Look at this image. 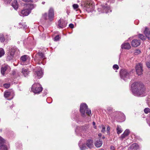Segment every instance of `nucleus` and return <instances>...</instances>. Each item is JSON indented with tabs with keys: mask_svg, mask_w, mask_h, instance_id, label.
<instances>
[{
	"mask_svg": "<svg viewBox=\"0 0 150 150\" xmlns=\"http://www.w3.org/2000/svg\"><path fill=\"white\" fill-rule=\"evenodd\" d=\"M5 54V52L3 49L0 48V57L3 56Z\"/></svg>",
	"mask_w": 150,
	"mask_h": 150,
	"instance_id": "cd10ccee",
	"label": "nucleus"
},
{
	"mask_svg": "<svg viewBox=\"0 0 150 150\" xmlns=\"http://www.w3.org/2000/svg\"><path fill=\"white\" fill-rule=\"evenodd\" d=\"M108 1H109V0H108Z\"/></svg>",
	"mask_w": 150,
	"mask_h": 150,
	"instance_id": "680f3d73",
	"label": "nucleus"
},
{
	"mask_svg": "<svg viewBox=\"0 0 150 150\" xmlns=\"http://www.w3.org/2000/svg\"><path fill=\"white\" fill-rule=\"evenodd\" d=\"M42 88L39 84H34L32 86V90L35 93H38L42 90Z\"/></svg>",
	"mask_w": 150,
	"mask_h": 150,
	"instance_id": "20e7f679",
	"label": "nucleus"
},
{
	"mask_svg": "<svg viewBox=\"0 0 150 150\" xmlns=\"http://www.w3.org/2000/svg\"><path fill=\"white\" fill-rule=\"evenodd\" d=\"M98 11H99L100 10V8H98Z\"/></svg>",
	"mask_w": 150,
	"mask_h": 150,
	"instance_id": "6e6d98bb",
	"label": "nucleus"
},
{
	"mask_svg": "<svg viewBox=\"0 0 150 150\" xmlns=\"http://www.w3.org/2000/svg\"><path fill=\"white\" fill-rule=\"evenodd\" d=\"M15 50L14 48L11 47L9 49V52L12 54L14 55L15 52Z\"/></svg>",
	"mask_w": 150,
	"mask_h": 150,
	"instance_id": "bb28decb",
	"label": "nucleus"
},
{
	"mask_svg": "<svg viewBox=\"0 0 150 150\" xmlns=\"http://www.w3.org/2000/svg\"><path fill=\"white\" fill-rule=\"evenodd\" d=\"M80 147L81 150H85L86 149V146L84 145L80 146Z\"/></svg>",
	"mask_w": 150,
	"mask_h": 150,
	"instance_id": "ea45409f",
	"label": "nucleus"
},
{
	"mask_svg": "<svg viewBox=\"0 0 150 150\" xmlns=\"http://www.w3.org/2000/svg\"><path fill=\"white\" fill-rule=\"evenodd\" d=\"M9 67V66L7 65H6L4 67H2L1 68V74L3 75H4L5 73V71Z\"/></svg>",
	"mask_w": 150,
	"mask_h": 150,
	"instance_id": "2eb2a0df",
	"label": "nucleus"
},
{
	"mask_svg": "<svg viewBox=\"0 0 150 150\" xmlns=\"http://www.w3.org/2000/svg\"><path fill=\"white\" fill-rule=\"evenodd\" d=\"M102 144V141L99 140L97 141L95 143V145L97 147H100Z\"/></svg>",
	"mask_w": 150,
	"mask_h": 150,
	"instance_id": "aec40b11",
	"label": "nucleus"
},
{
	"mask_svg": "<svg viewBox=\"0 0 150 150\" xmlns=\"http://www.w3.org/2000/svg\"><path fill=\"white\" fill-rule=\"evenodd\" d=\"M43 17L45 19H46V20L47 19V13H45L43 15Z\"/></svg>",
	"mask_w": 150,
	"mask_h": 150,
	"instance_id": "79ce46f5",
	"label": "nucleus"
},
{
	"mask_svg": "<svg viewBox=\"0 0 150 150\" xmlns=\"http://www.w3.org/2000/svg\"><path fill=\"white\" fill-rule=\"evenodd\" d=\"M11 0H4V1L7 4L10 3Z\"/></svg>",
	"mask_w": 150,
	"mask_h": 150,
	"instance_id": "de8ad7c7",
	"label": "nucleus"
},
{
	"mask_svg": "<svg viewBox=\"0 0 150 150\" xmlns=\"http://www.w3.org/2000/svg\"><path fill=\"white\" fill-rule=\"evenodd\" d=\"M144 112L146 114H147L148 112H150V109L149 108H146L144 110Z\"/></svg>",
	"mask_w": 150,
	"mask_h": 150,
	"instance_id": "473e14b6",
	"label": "nucleus"
},
{
	"mask_svg": "<svg viewBox=\"0 0 150 150\" xmlns=\"http://www.w3.org/2000/svg\"><path fill=\"white\" fill-rule=\"evenodd\" d=\"M69 26L71 28H72L74 27V25L73 24L71 23L69 25Z\"/></svg>",
	"mask_w": 150,
	"mask_h": 150,
	"instance_id": "09e8293b",
	"label": "nucleus"
},
{
	"mask_svg": "<svg viewBox=\"0 0 150 150\" xmlns=\"http://www.w3.org/2000/svg\"><path fill=\"white\" fill-rule=\"evenodd\" d=\"M5 39L4 35H0V40L1 42H3L5 41Z\"/></svg>",
	"mask_w": 150,
	"mask_h": 150,
	"instance_id": "7c9ffc66",
	"label": "nucleus"
},
{
	"mask_svg": "<svg viewBox=\"0 0 150 150\" xmlns=\"http://www.w3.org/2000/svg\"><path fill=\"white\" fill-rule=\"evenodd\" d=\"M59 35H56L54 38V40L55 41H57L59 40Z\"/></svg>",
	"mask_w": 150,
	"mask_h": 150,
	"instance_id": "e433bc0d",
	"label": "nucleus"
},
{
	"mask_svg": "<svg viewBox=\"0 0 150 150\" xmlns=\"http://www.w3.org/2000/svg\"><path fill=\"white\" fill-rule=\"evenodd\" d=\"M91 6H92V4H88L87 3L85 4V7L87 8V11H88V10L89 9V8Z\"/></svg>",
	"mask_w": 150,
	"mask_h": 150,
	"instance_id": "c85d7f7f",
	"label": "nucleus"
},
{
	"mask_svg": "<svg viewBox=\"0 0 150 150\" xmlns=\"http://www.w3.org/2000/svg\"><path fill=\"white\" fill-rule=\"evenodd\" d=\"M110 149L111 150H114L115 147L114 146L111 145L110 146Z\"/></svg>",
	"mask_w": 150,
	"mask_h": 150,
	"instance_id": "8fccbe9b",
	"label": "nucleus"
},
{
	"mask_svg": "<svg viewBox=\"0 0 150 150\" xmlns=\"http://www.w3.org/2000/svg\"><path fill=\"white\" fill-rule=\"evenodd\" d=\"M45 3V2H42V3L43 4H44Z\"/></svg>",
	"mask_w": 150,
	"mask_h": 150,
	"instance_id": "bf43d9fd",
	"label": "nucleus"
},
{
	"mask_svg": "<svg viewBox=\"0 0 150 150\" xmlns=\"http://www.w3.org/2000/svg\"><path fill=\"white\" fill-rule=\"evenodd\" d=\"M110 127L109 126H108L107 127V133L108 134H110Z\"/></svg>",
	"mask_w": 150,
	"mask_h": 150,
	"instance_id": "37998d69",
	"label": "nucleus"
},
{
	"mask_svg": "<svg viewBox=\"0 0 150 150\" xmlns=\"http://www.w3.org/2000/svg\"><path fill=\"white\" fill-rule=\"evenodd\" d=\"M136 70L137 74L141 75L143 71L142 64L139 63L137 64L136 66Z\"/></svg>",
	"mask_w": 150,
	"mask_h": 150,
	"instance_id": "423d86ee",
	"label": "nucleus"
},
{
	"mask_svg": "<svg viewBox=\"0 0 150 150\" xmlns=\"http://www.w3.org/2000/svg\"><path fill=\"white\" fill-rule=\"evenodd\" d=\"M80 128L81 131H83L86 130L87 128V127L86 126H81Z\"/></svg>",
	"mask_w": 150,
	"mask_h": 150,
	"instance_id": "2f4dec72",
	"label": "nucleus"
},
{
	"mask_svg": "<svg viewBox=\"0 0 150 150\" xmlns=\"http://www.w3.org/2000/svg\"><path fill=\"white\" fill-rule=\"evenodd\" d=\"M129 132H130L129 130L126 129L124 132V134H125V135L127 136L129 135Z\"/></svg>",
	"mask_w": 150,
	"mask_h": 150,
	"instance_id": "72a5a7b5",
	"label": "nucleus"
},
{
	"mask_svg": "<svg viewBox=\"0 0 150 150\" xmlns=\"http://www.w3.org/2000/svg\"><path fill=\"white\" fill-rule=\"evenodd\" d=\"M112 108L110 107H109L107 108V110L109 111H112Z\"/></svg>",
	"mask_w": 150,
	"mask_h": 150,
	"instance_id": "49530a36",
	"label": "nucleus"
},
{
	"mask_svg": "<svg viewBox=\"0 0 150 150\" xmlns=\"http://www.w3.org/2000/svg\"><path fill=\"white\" fill-rule=\"evenodd\" d=\"M96 123L94 122H93V125L94 126V128L95 129L96 128V126H95Z\"/></svg>",
	"mask_w": 150,
	"mask_h": 150,
	"instance_id": "3c124183",
	"label": "nucleus"
},
{
	"mask_svg": "<svg viewBox=\"0 0 150 150\" xmlns=\"http://www.w3.org/2000/svg\"><path fill=\"white\" fill-rule=\"evenodd\" d=\"M120 74L121 78L124 79L125 78H129L131 74V72L125 69H122L120 71Z\"/></svg>",
	"mask_w": 150,
	"mask_h": 150,
	"instance_id": "7ed1b4c3",
	"label": "nucleus"
},
{
	"mask_svg": "<svg viewBox=\"0 0 150 150\" xmlns=\"http://www.w3.org/2000/svg\"><path fill=\"white\" fill-rule=\"evenodd\" d=\"M126 136V135H125V134H124L123 133L121 136L120 138L122 140L123 139H124Z\"/></svg>",
	"mask_w": 150,
	"mask_h": 150,
	"instance_id": "c03bdc74",
	"label": "nucleus"
},
{
	"mask_svg": "<svg viewBox=\"0 0 150 150\" xmlns=\"http://www.w3.org/2000/svg\"><path fill=\"white\" fill-rule=\"evenodd\" d=\"M117 133L118 134L121 133L122 132L121 129L118 126H117Z\"/></svg>",
	"mask_w": 150,
	"mask_h": 150,
	"instance_id": "c756f323",
	"label": "nucleus"
},
{
	"mask_svg": "<svg viewBox=\"0 0 150 150\" xmlns=\"http://www.w3.org/2000/svg\"><path fill=\"white\" fill-rule=\"evenodd\" d=\"M20 60L21 61L22 64L24 65H26L27 64L25 62H28L29 61V57L27 55H24L22 56L20 58Z\"/></svg>",
	"mask_w": 150,
	"mask_h": 150,
	"instance_id": "0eeeda50",
	"label": "nucleus"
},
{
	"mask_svg": "<svg viewBox=\"0 0 150 150\" xmlns=\"http://www.w3.org/2000/svg\"><path fill=\"white\" fill-rule=\"evenodd\" d=\"M8 148L6 144L1 145L0 146V150H8Z\"/></svg>",
	"mask_w": 150,
	"mask_h": 150,
	"instance_id": "5701e85b",
	"label": "nucleus"
},
{
	"mask_svg": "<svg viewBox=\"0 0 150 150\" xmlns=\"http://www.w3.org/2000/svg\"><path fill=\"white\" fill-rule=\"evenodd\" d=\"M41 63H42V62H39V63H38V64H41Z\"/></svg>",
	"mask_w": 150,
	"mask_h": 150,
	"instance_id": "13d9d810",
	"label": "nucleus"
},
{
	"mask_svg": "<svg viewBox=\"0 0 150 150\" xmlns=\"http://www.w3.org/2000/svg\"><path fill=\"white\" fill-rule=\"evenodd\" d=\"M144 33L146 35V37L150 40V31L149 28H146L144 31Z\"/></svg>",
	"mask_w": 150,
	"mask_h": 150,
	"instance_id": "4468645a",
	"label": "nucleus"
},
{
	"mask_svg": "<svg viewBox=\"0 0 150 150\" xmlns=\"http://www.w3.org/2000/svg\"><path fill=\"white\" fill-rule=\"evenodd\" d=\"M141 52V51H140L139 50H136L134 52V54L135 55H137L139 54Z\"/></svg>",
	"mask_w": 150,
	"mask_h": 150,
	"instance_id": "4c0bfd02",
	"label": "nucleus"
},
{
	"mask_svg": "<svg viewBox=\"0 0 150 150\" xmlns=\"http://www.w3.org/2000/svg\"><path fill=\"white\" fill-rule=\"evenodd\" d=\"M13 55H14L10 54V53L9 52H8L7 57V59L9 60H11L13 58Z\"/></svg>",
	"mask_w": 150,
	"mask_h": 150,
	"instance_id": "b1692460",
	"label": "nucleus"
},
{
	"mask_svg": "<svg viewBox=\"0 0 150 150\" xmlns=\"http://www.w3.org/2000/svg\"><path fill=\"white\" fill-rule=\"evenodd\" d=\"M9 106L10 108L11 109L12 108H13V107L14 106V105H13V104H12L11 105V106H10V105H8Z\"/></svg>",
	"mask_w": 150,
	"mask_h": 150,
	"instance_id": "864d4df0",
	"label": "nucleus"
},
{
	"mask_svg": "<svg viewBox=\"0 0 150 150\" xmlns=\"http://www.w3.org/2000/svg\"><path fill=\"white\" fill-rule=\"evenodd\" d=\"M131 48V46L129 43L128 42L124 43L121 45V48L122 49L129 50Z\"/></svg>",
	"mask_w": 150,
	"mask_h": 150,
	"instance_id": "9b49d317",
	"label": "nucleus"
},
{
	"mask_svg": "<svg viewBox=\"0 0 150 150\" xmlns=\"http://www.w3.org/2000/svg\"><path fill=\"white\" fill-rule=\"evenodd\" d=\"M66 26V24L63 20H59L58 21V26L60 28H63Z\"/></svg>",
	"mask_w": 150,
	"mask_h": 150,
	"instance_id": "f8f14e48",
	"label": "nucleus"
},
{
	"mask_svg": "<svg viewBox=\"0 0 150 150\" xmlns=\"http://www.w3.org/2000/svg\"><path fill=\"white\" fill-rule=\"evenodd\" d=\"M3 85L5 88H7L9 87L10 85L9 83H5Z\"/></svg>",
	"mask_w": 150,
	"mask_h": 150,
	"instance_id": "f704fd0d",
	"label": "nucleus"
},
{
	"mask_svg": "<svg viewBox=\"0 0 150 150\" xmlns=\"http://www.w3.org/2000/svg\"><path fill=\"white\" fill-rule=\"evenodd\" d=\"M86 145L89 148H91L93 147V144L92 141L91 139L88 140L86 142Z\"/></svg>",
	"mask_w": 150,
	"mask_h": 150,
	"instance_id": "a211bd4d",
	"label": "nucleus"
},
{
	"mask_svg": "<svg viewBox=\"0 0 150 150\" xmlns=\"http://www.w3.org/2000/svg\"><path fill=\"white\" fill-rule=\"evenodd\" d=\"M11 92L8 91H6L4 93V96L6 98L8 97L10 95Z\"/></svg>",
	"mask_w": 150,
	"mask_h": 150,
	"instance_id": "a878e982",
	"label": "nucleus"
},
{
	"mask_svg": "<svg viewBox=\"0 0 150 150\" xmlns=\"http://www.w3.org/2000/svg\"><path fill=\"white\" fill-rule=\"evenodd\" d=\"M73 7L74 9H76L79 7V6L77 4H74L73 5Z\"/></svg>",
	"mask_w": 150,
	"mask_h": 150,
	"instance_id": "a19ab883",
	"label": "nucleus"
},
{
	"mask_svg": "<svg viewBox=\"0 0 150 150\" xmlns=\"http://www.w3.org/2000/svg\"><path fill=\"white\" fill-rule=\"evenodd\" d=\"M119 66L117 64H114L113 66V68L114 69H119Z\"/></svg>",
	"mask_w": 150,
	"mask_h": 150,
	"instance_id": "58836bf2",
	"label": "nucleus"
},
{
	"mask_svg": "<svg viewBox=\"0 0 150 150\" xmlns=\"http://www.w3.org/2000/svg\"><path fill=\"white\" fill-rule=\"evenodd\" d=\"M94 9V7L93 5L92 4V6H91L89 9L88 10V11L90 12L92 11Z\"/></svg>",
	"mask_w": 150,
	"mask_h": 150,
	"instance_id": "c9c22d12",
	"label": "nucleus"
},
{
	"mask_svg": "<svg viewBox=\"0 0 150 150\" xmlns=\"http://www.w3.org/2000/svg\"><path fill=\"white\" fill-rule=\"evenodd\" d=\"M12 6L16 10L18 8V5L16 0H14L12 3Z\"/></svg>",
	"mask_w": 150,
	"mask_h": 150,
	"instance_id": "6ab92c4d",
	"label": "nucleus"
},
{
	"mask_svg": "<svg viewBox=\"0 0 150 150\" xmlns=\"http://www.w3.org/2000/svg\"><path fill=\"white\" fill-rule=\"evenodd\" d=\"M139 146L138 144L134 143L132 144L129 147V148L131 149L137 150L138 149Z\"/></svg>",
	"mask_w": 150,
	"mask_h": 150,
	"instance_id": "dca6fc26",
	"label": "nucleus"
},
{
	"mask_svg": "<svg viewBox=\"0 0 150 150\" xmlns=\"http://www.w3.org/2000/svg\"><path fill=\"white\" fill-rule=\"evenodd\" d=\"M23 1L25 2H29L31 1V0H22Z\"/></svg>",
	"mask_w": 150,
	"mask_h": 150,
	"instance_id": "603ef678",
	"label": "nucleus"
},
{
	"mask_svg": "<svg viewBox=\"0 0 150 150\" xmlns=\"http://www.w3.org/2000/svg\"><path fill=\"white\" fill-rule=\"evenodd\" d=\"M141 44L140 40L138 39H134L132 40L131 42V45L132 47H136L139 46Z\"/></svg>",
	"mask_w": 150,
	"mask_h": 150,
	"instance_id": "9d476101",
	"label": "nucleus"
},
{
	"mask_svg": "<svg viewBox=\"0 0 150 150\" xmlns=\"http://www.w3.org/2000/svg\"><path fill=\"white\" fill-rule=\"evenodd\" d=\"M45 56L43 53L39 52L37 53L35 55V59L36 60L40 61L42 59H43L45 58Z\"/></svg>",
	"mask_w": 150,
	"mask_h": 150,
	"instance_id": "6e6552de",
	"label": "nucleus"
},
{
	"mask_svg": "<svg viewBox=\"0 0 150 150\" xmlns=\"http://www.w3.org/2000/svg\"><path fill=\"white\" fill-rule=\"evenodd\" d=\"M139 38L141 39L142 40H144L146 39V37L144 36L142 34H139L138 35Z\"/></svg>",
	"mask_w": 150,
	"mask_h": 150,
	"instance_id": "393cba45",
	"label": "nucleus"
},
{
	"mask_svg": "<svg viewBox=\"0 0 150 150\" xmlns=\"http://www.w3.org/2000/svg\"><path fill=\"white\" fill-rule=\"evenodd\" d=\"M146 65L148 68H150V62H148L146 63Z\"/></svg>",
	"mask_w": 150,
	"mask_h": 150,
	"instance_id": "a18cd8bd",
	"label": "nucleus"
},
{
	"mask_svg": "<svg viewBox=\"0 0 150 150\" xmlns=\"http://www.w3.org/2000/svg\"><path fill=\"white\" fill-rule=\"evenodd\" d=\"M26 7L30 12L31 10L34 8V6L33 4H28L26 6Z\"/></svg>",
	"mask_w": 150,
	"mask_h": 150,
	"instance_id": "4be33fe9",
	"label": "nucleus"
},
{
	"mask_svg": "<svg viewBox=\"0 0 150 150\" xmlns=\"http://www.w3.org/2000/svg\"><path fill=\"white\" fill-rule=\"evenodd\" d=\"M105 11L106 13H108L109 12H111V10H110V7L108 6H104V10Z\"/></svg>",
	"mask_w": 150,
	"mask_h": 150,
	"instance_id": "412c9836",
	"label": "nucleus"
},
{
	"mask_svg": "<svg viewBox=\"0 0 150 150\" xmlns=\"http://www.w3.org/2000/svg\"><path fill=\"white\" fill-rule=\"evenodd\" d=\"M80 110L83 117H85L86 116V114L88 115H89L91 113V110L88 108L87 105L84 103L81 104Z\"/></svg>",
	"mask_w": 150,
	"mask_h": 150,
	"instance_id": "f03ea898",
	"label": "nucleus"
},
{
	"mask_svg": "<svg viewBox=\"0 0 150 150\" xmlns=\"http://www.w3.org/2000/svg\"><path fill=\"white\" fill-rule=\"evenodd\" d=\"M132 87L134 88L132 92L134 96H145V88L142 83L135 82L132 84Z\"/></svg>",
	"mask_w": 150,
	"mask_h": 150,
	"instance_id": "f257e3e1",
	"label": "nucleus"
},
{
	"mask_svg": "<svg viewBox=\"0 0 150 150\" xmlns=\"http://www.w3.org/2000/svg\"><path fill=\"white\" fill-rule=\"evenodd\" d=\"M22 73L24 76L26 77L29 73V71L27 69L23 68L22 70Z\"/></svg>",
	"mask_w": 150,
	"mask_h": 150,
	"instance_id": "f3484780",
	"label": "nucleus"
},
{
	"mask_svg": "<svg viewBox=\"0 0 150 150\" xmlns=\"http://www.w3.org/2000/svg\"><path fill=\"white\" fill-rule=\"evenodd\" d=\"M98 135L99 137H100L101 136V134L100 133H99V134H98Z\"/></svg>",
	"mask_w": 150,
	"mask_h": 150,
	"instance_id": "5fc2aeb1",
	"label": "nucleus"
},
{
	"mask_svg": "<svg viewBox=\"0 0 150 150\" xmlns=\"http://www.w3.org/2000/svg\"><path fill=\"white\" fill-rule=\"evenodd\" d=\"M54 9L52 8H50L48 11V19L50 21H52L54 17Z\"/></svg>",
	"mask_w": 150,
	"mask_h": 150,
	"instance_id": "1a4fd4ad",
	"label": "nucleus"
},
{
	"mask_svg": "<svg viewBox=\"0 0 150 150\" xmlns=\"http://www.w3.org/2000/svg\"><path fill=\"white\" fill-rule=\"evenodd\" d=\"M103 130V127H102V131Z\"/></svg>",
	"mask_w": 150,
	"mask_h": 150,
	"instance_id": "052dcab7",
	"label": "nucleus"
},
{
	"mask_svg": "<svg viewBox=\"0 0 150 150\" xmlns=\"http://www.w3.org/2000/svg\"><path fill=\"white\" fill-rule=\"evenodd\" d=\"M34 74L37 75L39 79L41 78L43 74L42 70L41 68L39 67H37L33 70Z\"/></svg>",
	"mask_w": 150,
	"mask_h": 150,
	"instance_id": "39448f33",
	"label": "nucleus"
},
{
	"mask_svg": "<svg viewBox=\"0 0 150 150\" xmlns=\"http://www.w3.org/2000/svg\"><path fill=\"white\" fill-rule=\"evenodd\" d=\"M30 10L26 8L22 10L21 11L22 16H27L30 13Z\"/></svg>",
	"mask_w": 150,
	"mask_h": 150,
	"instance_id": "ddd939ff",
	"label": "nucleus"
},
{
	"mask_svg": "<svg viewBox=\"0 0 150 150\" xmlns=\"http://www.w3.org/2000/svg\"><path fill=\"white\" fill-rule=\"evenodd\" d=\"M103 129H104V131H105V128L104 127Z\"/></svg>",
	"mask_w": 150,
	"mask_h": 150,
	"instance_id": "4d7b16f0",
	"label": "nucleus"
}]
</instances>
